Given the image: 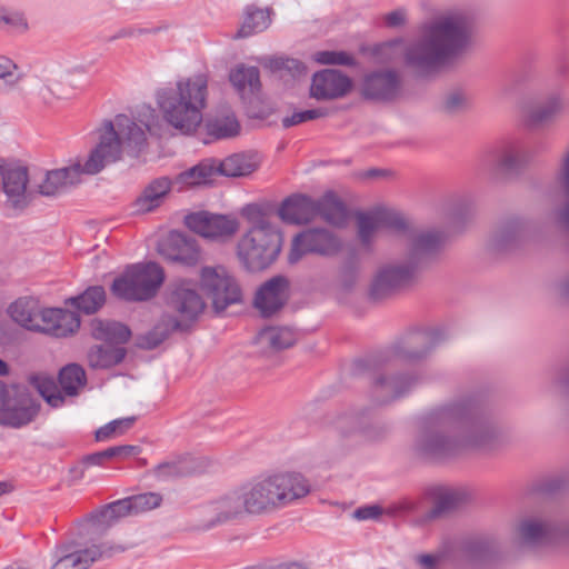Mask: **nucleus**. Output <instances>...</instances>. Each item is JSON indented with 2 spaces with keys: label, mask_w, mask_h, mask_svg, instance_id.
Returning a JSON list of instances; mask_svg holds the SVG:
<instances>
[{
  "label": "nucleus",
  "mask_w": 569,
  "mask_h": 569,
  "mask_svg": "<svg viewBox=\"0 0 569 569\" xmlns=\"http://www.w3.org/2000/svg\"><path fill=\"white\" fill-rule=\"evenodd\" d=\"M240 213L250 228L238 242V258L248 270H263L277 259L282 234L271 224L270 217L260 206L248 204Z\"/></svg>",
  "instance_id": "nucleus-5"
},
{
  "label": "nucleus",
  "mask_w": 569,
  "mask_h": 569,
  "mask_svg": "<svg viewBox=\"0 0 569 569\" xmlns=\"http://www.w3.org/2000/svg\"><path fill=\"white\" fill-rule=\"evenodd\" d=\"M471 22L460 12L443 13L425 29L421 42L406 47L402 41L380 46L379 53L390 60L403 56L406 63L429 73L461 52L471 40Z\"/></svg>",
  "instance_id": "nucleus-2"
},
{
  "label": "nucleus",
  "mask_w": 569,
  "mask_h": 569,
  "mask_svg": "<svg viewBox=\"0 0 569 569\" xmlns=\"http://www.w3.org/2000/svg\"><path fill=\"white\" fill-rule=\"evenodd\" d=\"M86 380V372L78 365L66 366L59 373V383L68 396L77 395L84 387Z\"/></svg>",
  "instance_id": "nucleus-33"
},
{
  "label": "nucleus",
  "mask_w": 569,
  "mask_h": 569,
  "mask_svg": "<svg viewBox=\"0 0 569 569\" xmlns=\"http://www.w3.org/2000/svg\"><path fill=\"white\" fill-rule=\"evenodd\" d=\"M357 222L359 238L363 244H368L382 228L400 230L407 226L401 213L386 207L359 213Z\"/></svg>",
  "instance_id": "nucleus-14"
},
{
  "label": "nucleus",
  "mask_w": 569,
  "mask_h": 569,
  "mask_svg": "<svg viewBox=\"0 0 569 569\" xmlns=\"http://www.w3.org/2000/svg\"><path fill=\"white\" fill-rule=\"evenodd\" d=\"M317 202L318 216L333 226H342L348 219L345 203L332 192H326Z\"/></svg>",
  "instance_id": "nucleus-26"
},
{
  "label": "nucleus",
  "mask_w": 569,
  "mask_h": 569,
  "mask_svg": "<svg viewBox=\"0 0 569 569\" xmlns=\"http://www.w3.org/2000/svg\"><path fill=\"white\" fill-rule=\"evenodd\" d=\"M186 226L193 232L209 239L229 238L239 229L237 219L209 212H196L187 216Z\"/></svg>",
  "instance_id": "nucleus-15"
},
{
  "label": "nucleus",
  "mask_w": 569,
  "mask_h": 569,
  "mask_svg": "<svg viewBox=\"0 0 569 569\" xmlns=\"http://www.w3.org/2000/svg\"><path fill=\"white\" fill-rule=\"evenodd\" d=\"M278 214L281 220L288 223H307L318 216L317 202L310 197L296 194L281 203Z\"/></svg>",
  "instance_id": "nucleus-19"
},
{
  "label": "nucleus",
  "mask_w": 569,
  "mask_h": 569,
  "mask_svg": "<svg viewBox=\"0 0 569 569\" xmlns=\"http://www.w3.org/2000/svg\"><path fill=\"white\" fill-rule=\"evenodd\" d=\"M133 515L152 510L160 506L161 497L158 493H142L129 497Z\"/></svg>",
  "instance_id": "nucleus-42"
},
{
  "label": "nucleus",
  "mask_w": 569,
  "mask_h": 569,
  "mask_svg": "<svg viewBox=\"0 0 569 569\" xmlns=\"http://www.w3.org/2000/svg\"><path fill=\"white\" fill-rule=\"evenodd\" d=\"M310 486L300 473L282 472L253 480L241 489V493L224 497L217 510L231 519L243 512L263 513L307 496Z\"/></svg>",
  "instance_id": "nucleus-3"
},
{
  "label": "nucleus",
  "mask_w": 569,
  "mask_h": 569,
  "mask_svg": "<svg viewBox=\"0 0 569 569\" xmlns=\"http://www.w3.org/2000/svg\"><path fill=\"white\" fill-rule=\"evenodd\" d=\"M412 274V268L395 266L385 267L379 270L372 282L371 295L376 299L383 298L391 291L409 283Z\"/></svg>",
  "instance_id": "nucleus-21"
},
{
  "label": "nucleus",
  "mask_w": 569,
  "mask_h": 569,
  "mask_svg": "<svg viewBox=\"0 0 569 569\" xmlns=\"http://www.w3.org/2000/svg\"><path fill=\"white\" fill-rule=\"evenodd\" d=\"M71 302L84 313H94L104 305L106 291L101 286L89 287L83 293L71 299Z\"/></svg>",
  "instance_id": "nucleus-32"
},
{
  "label": "nucleus",
  "mask_w": 569,
  "mask_h": 569,
  "mask_svg": "<svg viewBox=\"0 0 569 569\" xmlns=\"http://www.w3.org/2000/svg\"><path fill=\"white\" fill-rule=\"evenodd\" d=\"M381 174H382V171L372 169V170H368L367 172H365L363 178L371 179V178L380 177Z\"/></svg>",
  "instance_id": "nucleus-56"
},
{
  "label": "nucleus",
  "mask_w": 569,
  "mask_h": 569,
  "mask_svg": "<svg viewBox=\"0 0 569 569\" xmlns=\"http://www.w3.org/2000/svg\"><path fill=\"white\" fill-rule=\"evenodd\" d=\"M156 98L163 119L180 132L190 134L202 122L208 99V77L196 74L181 79L172 87L159 89Z\"/></svg>",
  "instance_id": "nucleus-4"
},
{
  "label": "nucleus",
  "mask_w": 569,
  "mask_h": 569,
  "mask_svg": "<svg viewBox=\"0 0 569 569\" xmlns=\"http://www.w3.org/2000/svg\"><path fill=\"white\" fill-rule=\"evenodd\" d=\"M413 240V250L417 253L431 251L441 243L442 238L435 232H423L411 237Z\"/></svg>",
  "instance_id": "nucleus-44"
},
{
  "label": "nucleus",
  "mask_w": 569,
  "mask_h": 569,
  "mask_svg": "<svg viewBox=\"0 0 569 569\" xmlns=\"http://www.w3.org/2000/svg\"><path fill=\"white\" fill-rule=\"evenodd\" d=\"M36 413L32 399L23 390L0 382V423L20 427L30 422Z\"/></svg>",
  "instance_id": "nucleus-11"
},
{
  "label": "nucleus",
  "mask_w": 569,
  "mask_h": 569,
  "mask_svg": "<svg viewBox=\"0 0 569 569\" xmlns=\"http://www.w3.org/2000/svg\"><path fill=\"white\" fill-rule=\"evenodd\" d=\"M405 21V13L400 10L388 13L385 17V22L390 27H396Z\"/></svg>",
  "instance_id": "nucleus-52"
},
{
  "label": "nucleus",
  "mask_w": 569,
  "mask_h": 569,
  "mask_svg": "<svg viewBox=\"0 0 569 569\" xmlns=\"http://www.w3.org/2000/svg\"><path fill=\"white\" fill-rule=\"evenodd\" d=\"M206 303L189 280H179L171 286L161 321L146 336L140 346L152 349L161 343L170 332L184 330L203 312Z\"/></svg>",
  "instance_id": "nucleus-6"
},
{
  "label": "nucleus",
  "mask_w": 569,
  "mask_h": 569,
  "mask_svg": "<svg viewBox=\"0 0 569 569\" xmlns=\"http://www.w3.org/2000/svg\"><path fill=\"white\" fill-rule=\"evenodd\" d=\"M46 309L34 298H20L10 305L8 312L11 319L21 327L41 332L42 316Z\"/></svg>",
  "instance_id": "nucleus-20"
},
{
  "label": "nucleus",
  "mask_w": 569,
  "mask_h": 569,
  "mask_svg": "<svg viewBox=\"0 0 569 569\" xmlns=\"http://www.w3.org/2000/svg\"><path fill=\"white\" fill-rule=\"evenodd\" d=\"M42 321L41 332L59 338L74 333L80 327L77 313L60 308H47Z\"/></svg>",
  "instance_id": "nucleus-22"
},
{
  "label": "nucleus",
  "mask_w": 569,
  "mask_h": 569,
  "mask_svg": "<svg viewBox=\"0 0 569 569\" xmlns=\"http://www.w3.org/2000/svg\"><path fill=\"white\" fill-rule=\"evenodd\" d=\"M173 186V181L168 178H159L152 181L137 199V207L139 211L148 212L159 207L161 199L170 191Z\"/></svg>",
  "instance_id": "nucleus-27"
},
{
  "label": "nucleus",
  "mask_w": 569,
  "mask_h": 569,
  "mask_svg": "<svg viewBox=\"0 0 569 569\" xmlns=\"http://www.w3.org/2000/svg\"><path fill=\"white\" fill-rule=\"evenodd\" d=\"M160 253L166 259L184 266H196L201 259L197 241L181 233H170L161 244Z\"/></svg>",
  "instance_id": "nucleus-18"
},
{
  "label": "nucleus",
  "mask_w": 569,
  "mask_h": 569,
  "mask_svg": "<svg viewBox=\"0 0 569 569\" xmlns=\"http://www.w3.org/2000/svg\"><path fill=\"white\" fill-rule=\"evenodd\" d=\"M219 173L228 177H240L257 170L258 163L246 154H232L218 163Z\"/></svg>",
  "instance_id": "nucleus-30"
},
{
  "label": "nucleus",
  "mask_w": 569,
  "mask_h": 569,
  "mask_svg": "<svg viewBox=\"0 0 569 569\" xmlns=\"http://www.w3.org/2000/svg\"><path fill=\"white\" fill-rule=\"evenodd\" d=\"M92 336L101 340L106 346L93 347L88 353V362L92 368H110L122 361L126 355L123 347L131 336L130 330L113 321L93 320L91 323Z\"/></svg>",
  "instance_id": "nucleus-8"
},
{
  "label": "nucleus",
  "mask_w": 569,
  "mask_h": 569,
  "mask_svg": "<svg viewBox=\"0 0 569 569\" xmlns=\"http://www.w3.org/2000/svg\"><path fill=\"white\" fill-rule=\"evenodd\" d=\"M351 80L336 70H322L313 76L310 93L318 100L343 97L351 89Z\"/></svg>",
  "instance_id": "nucleus-17"
},
{
  "label": "nucleus",
  "mask_w": 569,
  "mask_h": 569,
  "mask_svg": "<svg viewBox=\"0 0 569 569\" xmlns=\"http://www.w3.org/2000/svg\"><path fill=\"white\" fill-rule=\"evenodd\" d=\"M9 372V367L8 365L0 359V376H4Z\"/></svg>",
  "instance_id": "nucleus-57"
},
{
  "label": "nucleus",
  "mask_w": 569,
  "mask_h": 569,
  "mask_svg": "<svg viewBox=\"0 0 569 569\" xmlns=\"http://www.w3.org/2000/svg\"><path fill=\"white\" fill-rule=\"evenodd\" d=\"M127 516H133L129 498L114 501L106 506L101 511V517L107 522L116 521Z\"/></svg>",
  "instance_id": "nucleus-40"
},
{
  "label": "nucleus",
  "mask_w": 569,
  "mask_h": 569,
  "mask_svg": "<svg viewBox=\"0 0 569 569\" xmlns=\"http://www.w3.org/2000/svg\"><path fill=\"white\" fill-rule=\"evenodd\" d=\"M99 142L83 164L48 171L37 183L36 193L54 196L81 181L82 174L98 173L107 163L119 160L123 152L137 156L146 144V131L126 114L106 121L98 130Z\"/></svg>",
  "instance_id": "nucleus-1"
},
{
  "label": "nucleus",
  "mask_w": 569,
  "mask_h": 569,
  "mask_svg": "<svg viewBox=\"0 0 569 569\" xmlns=\"http://www.w3.org/2000/svg\"><path fill=\"white\" fill-rule=\"evenodd\" d=\"M550 529L537 520H523L519 526V535L525 542L541 543L550 538Z\"/></svg>",
  "instance_id": "nucleus-35"
},
{
  "label": "nucleus",
  "mask_w": 569,
  "mask_h": 569,
  "mask_svg": "<svg viewBox=\"0 0 569 569\" xmlns=\"http://www.w3.org/2000/svg\"><path fill=\"white\" fill-rule=\"evenodd\" d=\"M288 286L283 277H274L264 282L256 293L253 301L256 309L264 317L279 311L288 299Z\"/></svg>",
  "instance_id": "nucleus-16"
},
{
  "label": "nucleus",
  "mask_w": 569,
  "mask_h": 569,
  "mask_svg": "<svg viewBox=\"0 0 569 569\" xmlns=\"http://www.w3.org/2000/svg\"><path fill=\"white\" fill-rule=\"evenodd\" d=\"M339 249L340 241L331 232L326 229H309L293 238L288 260L296 263L307 253L330 256Z\"/></svg>",
  "instance_id": "nucleus-13"
},
{
  "label": "nucleus",
  "mask_w": 569,
  "mask_h": 569,
  "mask_svg": "<svg viewBox=\"0 0 569 569\" xmlns=\"http://www.w3.org/2000/svg\"><path fill=\"white\" fill-rule=\"evenodd\" d=\"M516 157H517V153L513 149L506 150V152L501 159V164L506 168H511L513 166Z\"/></svg>",
  "instance_id": "nucleus-53"
},
{
  "label": "nucleus",
  "mask_w": 569,
  "mask_h": 569,
  "mask_svg": "<svg viewBox=\"0 0 569 569\" xmlns=\"http://www.w3.org/2000/svg\"><path fill=\"white\" fill-rule=\"evenodd\" d=\"M399 508H400L401 510H410V509H413V506H412V503H411V502H407V501H405V502H402V503L400 505V507H399Z\"/></svg>",
  "instance_id": "nucleus-58"
},
{
  "label": "nucleus",
  "mask_w": 569,
  "mask_h": 569,
  "mask_svg": "<svg viewBox=\"0 0 569 569\" xmlns=\"http://www.w3.org/2000/svg\"><path fill=\"white\" fill-rule=\"evenodd\" d=\"M567 101L562 97H551L546 103L532 110L530 120L533 123L546 121L565 109Z\"/></svg>",
  "instance_id": "nucleus-38"
},
{
  "label": "nucleus",
  "mask_w": 569,
  "mask_h": 569,
  "mask_svg": "<svg viewBox=\"0 0 569 569\" xmlns=\"http://www.w3.org/2000/svg\"><path fill=\"white\" fill-rule=\"evenodd\" d=\"M462 98L459 94H453L447 100V109L453 110L460 106Z\"/></svg>",
  "instance_id": "nucleus-54"
},
{
  "label": "nucleus",
  "mask_w": 569,
  "mask_h": 569,
  "mask_svg": "<svg viewBox=\"0 0 569 569\" xmlns=\"http://www.w3.org/2000/svg\"><path fill=\"white\" fill-rule=\"evenodd\" d=\"M144 126H146V128H147L149 131H151V130H152V124H151V123L146 122V123H144Z\"/></svg>",
  "instance_id": "nucleus-60"
},
{
  "label": "nucleus",
  "mask_w": 569,
  "mask_h": 569,
  "mask_svg": "<svg viewBox=\"0 0 569 569\" xmlns=\"http://www.w3.org/2000/svg\"><path fill=\"white\" fill-rule=\"evenodd\" d=\"M219 174L218 163L214 160H204L177 176L173 180V186H177V190H182L189 187L206 184Z\"/></svg>",
  "instance_id": "nucleus-24"
},
{
  "label": "nucleus",
  "mask_w": 569,
  "mask_h": 569,
  "mask_svg": "<svg viewBox=\"0 0 569 569\" xmlns=\"http://www.w3.org/2000/svg\"><path fill=\"white\" fill-rule=\"evenodd\" d=\"M399 78L393 72H378L368 76L363 83V92L373 99L388 100L396 97L399 90Z\"/></svg>",
  "instance_id": "nucleus-23"
},
{
  "label": "nucleus",
  "mask_w": 569,
  "mask_h": 569,
  "mask_svg": "<svg viewBox=\"0 0 569 569\" xmlns=\"http://www.w3.org/2000/svg\"><path fill=\"white\" fill-rule=\"evenodd\" d=\"M274 68L276 69L284 68L287 70H293L295 74H302L306 72V67L301 62H299L295 59L276 60Z\"/></svg>",
  "instance_id": "nucleus-49"
},
{
  "label": "nucleus",
  "mask_w": 569,
  "mask_h": 569,
  "mask_svg": "<svg viewBox=\"0 0 569 569\" xmlns=\"http://www.w3.org/2000/svg\"><path fill=\"white\" fill-rule=\"evenodd\" d=\"M157 472L160 476H184L194 472L193 461L184 458L179 461L164 462L158 466Z\"/></svg>",
  "instance_id": "nucleus-41"
},
{
  "label": "nucleus",
  "mask_w": 569,
  "mask_h": 569,
  "mask_svg": "<svg viewBox=\"0 0 569 569\" xmlns=\"http://www.w3.org/2000/svg\"><path fill=\"white\" fill-rule=\"evenodd\" d=\"M315 62L319 64L352 66L355 58L347 51H317L312 54Z\"/></svg>",
  "instance_id": "nucleus-39"
},
{
  "label": "nucleus",
  "mask_w": 569,
  "mask_h": 569,
  "mask_svg": "<svg viewBox=\"0 0 569 569\" xmlns=\"http://www.w3.org/2000/svg\"><path fill=\"white\" fill-rule=\"evenodd\" d=\"M31 385L39 391L51 407L63 403V396L54 380L46 375H36L30 378Z\"/></svg>",
  "instance_id": "nucleus-34"
},
{
  "label": "nucleus",
  "mask_w": 569,
  "mask_h": 569,
  "mask_svg": "<svg viewBox=\"0 0 569 569\" xmlns=\"http://www.w3.org/2000/svg\"><path fill=\"white\" fill-rule=\"evenodd\" d=\"M1 180L8 207L22 210L32 202L36 189L29 184V174L26 167L3 161Z\"/></svg>",
  "instance_id": "nucleus-12"
},
{
  "label": "nucleus",
  "mask_w": 569,
  "mask_h": 569,
  "mask_svg": "<svg viewBox=\"0 0 569 569\" xmlns=\"http://www.w3.org/2000/svg\"><path fill=\"white\" fill-rule=\"evenodd\" d=\"M269 12L262 9L248 8L236 38H247L268 28Z\"/></svg>",
  "instance_id": "nucleus-29"
},
{
  "label": "nucleus",
  "mask_w": 569,
  "mask_h": 569,
  "mask_svg": "<svg viewBox=\"0 0 569 569\" xmlns=\"http://www.w3.org/2000/svg\"><path fill=\"white\" fill-rule=\"evenodd\" d=\"M200 287L218 312L239 302L242 297L239 283L222 266L203 267L200 271Z\"/></svg>",
  "instance_id": "nucleus-9"
},
{
  "label": "nucleus",
  "mask_w": 569,
  "mask_h": 569,
  "mask_svg": "<svg viewBox=\"0 0 569 569\" xmlns=\"http://www.w3.org/2000/svg\"><path fill=\"white\" fill-rule=\"evenodd\" d=\"M112 460L108 449L89 455L84 458V462L92 466H104L107 461Z\"/></svg>",
  "instance_id": "nucleus-51"
},
{
  "label": "nucleus",
  "mask_w": 569,
  "mask_h": 569,
  "mask_svg": "<svg viewBox=\"0 0 569 569\" xmlns=\"http://www.w3.org/2000/svg\"><path fill=\"white\" fill-rule=\"evenodd\" d=\"M134 422V417L116 419L99 428L94 433V438L97 441H108L114 439L130 430L133 427Z\"/></svg>",
  "instance_id": "nucleus-36"
},
{
  "label": "nucleus",
  "mask_w": 569,
  "mask_h": 569,
  "mask_svg": "<svg viewBox=\"0 0 569 569\" xmlns=\"http://www.w3.org/2000/svg\"><path fill=\"white\" fill-rule=\"evenodd\" d=\"M427 496L433 505L431 517L449 511L467 499L466 492L461 489L447 487H433L428 490Z\"/></svg>",
  "instance_id": "nucleus-25"
},
{
  "label": "nucleus",
  "mask_w": 569,
  "mask_h": 569,
  "mask_svg": "<svg viewBox=\"0 0 569 569\" xmlns=\"http://www.w3.org/2000/svg\"><path fill=\"white\" fill-rule=\"evenodd\" d=\"M327 113L323 109H310L305 111H297L292 113L290 117H286L282 119V124L284 128H289L292 126H297L307 121H311L321 117H325Z\"/></svg>",
  "instance_id": "nucleus-45"
},
{
  "label": "nucleus",
  "mask_w": 569,
  "mask_h": 569,
  "mask_svg": "<svg viewBox=\"0 0 569 569\" xmlns=\"http://www.w3.org/2000/svg\"><path fill=\"white\" fill-rule=\"evenodd\" d=\"M164 280L163 269L154 263H137L114 279L112 293L129 301H144L154 297Z\"/></svg>",
  "instance_id": "nucleus-7"
},
{
  "label": "nucleus",
  "mask_w": 569,
  "mask_h": 569,
  "mask_svg": "<svg viewBox=\"0 0 569 569\" xmlns=\"http://www.w3.org/2000/svg\"><path fill=\"white\" fill-rule=\"evenodd\" d=\"M296 342V335L289 328H267L258 336V343L268 346L272 350L291 347Z\"/></svg>",
  "instance_id": "nucleus-28"
},
{
  "label": "nucleus",
  "mask_w": 569,
  "mask_h": 569,
  "mask_svg": "<svg viewBox=\"0 0 569 569\" xmlns=\"http://www.w3.org/2000/svg\"><path fill=\"white\" fill-rule=\"evenodd\" d=\"M13 487L10 482L0 481V496L12 491Z\"/></svg>",
  "instance_id": "nucleus-55"
},
{
  "label": "nucleus",
  "mask_w": 569,
  "mask_h": 569,
  "mask_svg": "<svg viewBox=\"0 0 569 569\" xmlns=\"http://www.w3.org/2000/svg\"><path fill=\"white\" fill-rule=\"evenodd\" d=\"M120 546L91 545L81 547L78 543L62 545L57 549L56 561L51 569H88L103 557L123 551Z\"/></svg>",
  "instance_id": "nucleus-10"
},
{
  "label": "nucleus",
  "mask_w": 569,
  "mask_h": 569,
  "mask_svg": "<svg viewBox=\"0 0 569 569\" xmlns=\"http://www.w3.org/2000/svg\"><path fill=\"white\" fill-rule=\"evenodd\" d=\"M416 560L419 569H438L442 557L439 555H419Z\"/></svg>",
  "instance_id": "nucleus-48"
},
{
  "label": "nucleus",
  "mask_w": 569,
  "mask_h": 569,
  "mask_svg": "<svg viewBox=\"0 0 569 569\" xmlns=\"http://www.w3.org/2000/svg\"><path fill=\"white\" fill-rule=\"evenodd\" d=\"M111 459L117 461H126L130 457L138 456L140 448L138 446L123 445L108 448Z\"/></svg>",
  "instance_id": "nucleus-47"
},
{
  "label": "nucleus",
  "mask_w": 569,
  "mask_h": 569,
  "mask_svg": "<svg viewBox=\"0 0 569 569\" xmlns=\"http://www.w3.org/2000/svg\"><path fill=\"white\" fill-rule=\"evenodd\" d=\"M288 569H303L300 565L293 563L288 567Z\"/></svg>",
  "instance_id": "nucleus-59"
},
{
  "label": "nucleus",
  "mask_w": 569,
  "mask_h": 569,
  "mask_svg": "<svg viewBox=\"0 0 569 569\" xmlns=\"http://www.w3.org/2000/svg\"><path fill=\"white\" fill-rule=\"evenodd\" d=\"M382 513V509L378 506H368L356 510L355 516L358 519H375Z\"/></svg>",
  "instance_id": "nucleus-50"
},
{
  "label": "nucleus",
  "mask_w": 569,
  "mask_h": 569,
  "mask_svg": "<svg viewBox=\"0 0 569 569\" xmlns=\"http://www.w3.org/2000/svg\"><path fill=\"white\" fill-rule=\"evenodd\" d=\"M207 130L208 133L216 139H224L237 136L240 126L233 116H226L208 122Z\"/></svg>",
  "instance_id": "nucleus-37"
},
{
  "label": "nucleus",
  "mask_w": 569,
  "mask_h": 569,
  "mask_svg": "<svg viewBox=\"0 0 569 569\" xmlns=\"http://www.w3.org/2000/svg\"><path fill=\"white\" fill-rule=\"evenodd\" d=\"M27 27V21L21 13L0 8V28L8 31H23Z\"/></svg>",
  "instance_id": "nucleus-43"
},
{
  "label": "nucleus",
  "mask_w": 569,
  "mask_h": 569,
  "mask_svg": "<svg viewBox=\"0 0 569 569\" xmlns=\"http://www.w3.org/2000/svg\"><path fill=\"white\" fill-rule=\"evenodd\" d=\"M18 67L9 58L0 56V88L2 86H13L19 81L16 74Z\"/></svg>",
  "instance_id": "nucleus-46"
},
{
  "label": "nucleus",
  "mask_w": 569,
  "mask_h": 569,
  "mask_svg": "<svg viewBox=\"0 0 569 569\" xmlns=\"http://www.w3.org/2000/svg\"><path fill=\"white\" fill-rule=\"evenodd\" d=\"M230 81L242 94L254 93L260 88L259 71L254 67H237L230 73Z\"/></svg>",
  "instance_id": "nucleus-31"
}]
</instances>
